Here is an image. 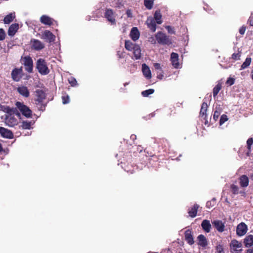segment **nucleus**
Wrapping results in <instances>:
<instances>
[{
	"label": "nucleus",
	"instance_id": "f704fd0d",
	"mask_svg": "<svg viewBox=\"0 0 253 253\" xmlns=\"http://www.w3.org/2000/svg\"><path fill=\"white\" fill-rule=\"evenodd\" d=\"M32 124V122L23 121L22 122L21 127L23 129H30Z\"/></svg>",
	"mask_w": 253,
	"mask_h": 253
},
{
	"label": "nucleus",
	"instance_id": "09e8293b",
	"mask_svg": "<svg viewBox=\"0 0 253 253\" xmlns=\"http://www.w3.org/2000/svg\"><path fill=\"white\" fill-rule=\"evenodd\" d=\"M166 29H167L169 33H170L171 34H175L174 28L173 27H172L170 26H168L166 27Z\"/></svg>",
	"mask_w": 253,
	"mask_h": 253
},
{
	"label": "nucleus",
	"instance_id": "49530a36",
	"mask_svg": "<svg viewBox=\"0 0 253 253\" xmlns=\"http://www.w3.org/2000/svg\"><path fill=\"white\" fill-rule=\"evenodd\" d=\"M62 102L64 104L68 103L70 102V98L68 95L63 96L62 97Z\"/></svg>",
	"mask_w": 253,
	"mask_h": 253
},
{
	"label": "nucleus",
	"instance_id": "8fccbe9b",
	"mask_svg": "<svg viewBox=\"0 0 253 253\" xmlns=\"http://www.w3.org/2000/svg\"><path fill=\"white\" fill-rule=\"evenodd\" d=\"M69 82L72 86H74L76 84L77 82L75 78H72L69 79Z\"/></svg>",
	"mask_w": 253,
	"mask_h": 253
},
{
	"label": "nucleus",
	"instance_id": "680f3d73",
	"mask_svg": "<svg viewBox=\"0 0 253 253\" xmlns=\"http://www.w3.org/2000/svg\"><path fill=\"white\" fill-rule=\"evenodd\" d=\"M246 253H253V249H249L247 250Z\"/></svg>",
	"mask_w": 253,
	"mask_h": 253
},
{
	"label": "nucleus",
	"instance_id": "bb28decb",
	"mask_svg": "<svg viewBox=\"0 0 253 253\" xmlns=\"http://www.w3.org/2000/svg\"><path fill=\"white\" fill-rule=\"evenodd\" d=\"M244 244L247 248L252 246L253 245V235H249L246 236L244 239Z\"/></svg>",
	"mask_w": 253,
	"mask_h": 253
},
{
	"label": "nucleus",
	"instance_id": "e433bc0d",
	"mask_svg": "<svg viewBox=\"0 0 253 253\" xmlns=\"http://www.w3.org/2000/svg\"><path fill=\"white\" fill-rule=\"evenodd\" d=\"M253 144V138H250L248 139L247 141V148L248 149V152L247 153V155H249V153L251 151V146Z\"/></svg>",
	"mask_w": 253,
	"mask_h": 253
},
{
	"label": "nucleus",
	"instance_id": "2f4dec72",
	"mask_svg": "<svg viewBox=\"0 0 253 253\" xmlns=\"http://www.w3.org/2000/svg\"><path fill=\"white\" fill-rule=\"evenodd\" d=\"M252 58L251 57H247L245 61L243 62L241 66L240 70H243L248 67L252 62Z\"/></svg>",
	"mask_w": 253,
	"mask_h": 253
},
{
	"label": "nucleus",
	"instance_id": "de8ad7c7",
	"mask_svg": "<svg viewBox=\"0 0 253 253\" xmlns=\"http://www.w3.org/2000/svg\"><path fill=\"white\" fill-rule=\"evenodd\" d=\"M5 37V33L3 29H0V41H3Z\"/></svg>",
	"mask_w": 253,
	"mask_h": 253
},
{
	"label": "nucleus",
	"instance_id": "bf43d9fd",
	"mask_svg": "<svg viewBox=\"0 0 253 253\" xmlns=\"http://www.w3.org/2000/svg\"><path fill=\"white\" fill-rule=\"evenodd\" d=\"M132 14L131 11L129 9H127V17H131Z\"/></svg>",
	"mask_w": 253,
	"mask_h": 253
},
{
	"label": "nucleus",
	"instance_id": "79ce46f5",
	"mask_svg": "<svg viewBox=\"0 0 253 253\" xmlns=\"http://www.w3.org/2000/svg\"><path fill=\"white\" fill-rule=\"evenodd\" d=\"M228 120V118L227 115H221L220 120H219V124L220 125H222L223 124H224L226 121Z\"/></svg>",
	"mask_w": 253,
	"mask_h": 253
},
{
	"label": "nucleus",
	"instance_id": "052dcab7",
	"mask_svg": "<svg viewBox=\"0 0 253 253\" xmlns=\"http://www.w3.org/2000/svg\"><path fill=\"white\" fill-rule=\"evenodd\" d=\"M160 142H161H161H166L167 143H168V140H167V139H164V138L161 139L160 140Z\"/></svg>",
	"mask_w": 253,
	"mask_h": 253
},
{
	"label": "nucleus",
	"instance_id": "0e129e2a",
	"mask_svg": "<svg viewBox=\"0 0 253 253\" xmlns=\"http://www.w3.org/2000/svg\"><path fill=\"white\" fill-rule=\"evenodd\" d=\"M125 31H126V27H125V26H123V27H122V31H123V32H125Z\"/></svg>",
	"mask_w": 253,
	"mask_h": 253
},
{
	"label": "nucleus",
	"instance_id": "393cba45",
	"mask_svg": "<svg viewBox=\"0 0 253 253\" xmlns=\"http://www.w3.org/2000/svg\"><path fill=\"white\" fill-rule=\"evenodd\" d=\"M230 247L234 251L237 252L242 251V249H240V250L237 249L242 247V244L236 240H233L231 241Z\"/></svg>",
	"mask_w": 253,
	"mask_h": 253
},
{
	"label": "nucleus",
	"instance_id": "c03bdc74",
	"mask_svg": "<svg viewBox=\"0 0 253 253\" xmlns=\"http://www.w3.org/2000/svg\"><path fill=\"white\" fill-rule=\"evenodd\" d=\"M124 1L123 0H118L116 3V7L120 9L124 7Z\"/></svg>",
	"mask_w": 253,
	"mask_h": 253
},
{
	"label": "nucleus",
	"instance_id": "cd10ccee",
	"mask_svg": "<svg viewBox=\"0 0 253 253\" xmlns=\"http://www.w3.org/2000/svg\"><path fill=\"white\" fill-rule=\"evenodd\" d=\"M208 106L207 103L204 102L201 105V108L200 112V115L201 117L206 118L207 117V111Z\"/></svg>",
	"mask_w": 253,
	"mask_h": 253
},
{
	"label": "nucleus",
	"instance_id": "603ef678",
	"mask_svg": "<svg viewBox=\"0 0 253 253\" xmlns=\"http://www.w3.org/2000/svg\"><path fill=\"white\" fill-rule=\"evenodd\" d=\"M246 30V27L243 25L239 29V33L241 35H243L245 34Z\"/></svg>",
	"mask_w": 253,
	"mask_h": 253
},
{
	"label": "nucleus",
	"instance_id": "dca6fc26",
	"mask_svg": "<svg viewBox=\"0 0 253 253\" xmlns=\"http://www.w3.org/2000/svg\"><path fill=\"white\" fill-rule=\"evenodd\" d=\"M156 22L155 21L153 17H148L146 21V23L148 27L151 30L152 32H154L156 30Z\"/></svg>",
	"mask_w": 253,
	"mask_h": 253
},
{
	"label": "nucleus",
	"instance_id": "2eb2a0df",
	"mask_svg": "<svg viewBox=\"0 0 253 253\" xmlns=\"http://www.w3.org/2000/svg\"><path fill=\"white\" fill-rule=\"evenodd\" d=\"M130 38L133 41H137L140 37V32L137 27H133L129 34Z\"/></svg>",
	"mask_w": 253,
	"mask_h": 253
},
{
	"label": "nucleus",
	"instance_id": "1a4fd4ad",
	"mask_svg": "<svg viewBox=\"0 0 253 253\" xmlns=\"http://www.w3.org/2000/svg\"><path fill=\"white\" fill-rule=\"evenodd\" d=\"M213 226L219 232H223L224 231V223L221 220H215L212 222Z\"/></svg>",
	"mask_w": 253,
	"mask_h": 253
},
{
	"label": "nucleus",
	"instance_id": "f8f14e48",
	"mask_svg": "<svg viewBox=\"0 0 253 253\" xmlns=\"http://www.w3.org/2000/svg\"><path fill=\"white\" fill-rule=\"evenodd\" d=\"M32 47L36 50H40L44 48V44L39 40L32 39L31 41Z\"/></svg>",
	"mask_w": 253,
	"mask_h": 253
},
{
	"label": "nucleus",
	"instance_id": "a878e982",
	"mask_svg": "<svg viewBox=\"0 0 253 253\" xmlns=\"http://www.w3.org/2000/svg\"><path fill=\"white\" fill-rule=\"evenodd\" d=\"M17 91L19 94L24 97H28L29 96V91L26 86H19L17 88Z\"/></svg>",
	"mask_w": 253,
	"mask_h": 253
},
{
	"label": "nucleus",
	"instance_id": "ea45409f",
	"mask_svg": "<svg viewBox=\"0 0 253 253\" xmlns=\"http://www.w3.org/2000/svg\"><path fill=\"white\" fill-rule=\"evenodd\" d=\"M7 112L8 113H9L10 114V115L12 114H15L18 117H20L21 115L18 112L16 108H9L7 111Z\"/></svg>",
	"mask_w": 253,
	"mask_h": 253
},
{
	"label": "nucleus",
	"instance_id": "e2e57ef3",
	"mask_svg": "<svg viewBox=\"0 0 253 253\" xmlns=\"http://www.w3.org/2000/svg\"><path fill=\"white\" fill-rule=\"evenodd\" d=\"M123 41L124 42L125 47L126 49V39L123 40Z\"/></svg>",
	"mask_w": 253,
	"mask_h": 253
},
{
	"label": "nucleus",
	"instance_id": "f3484780",
	"mask_svg": "<svg viewBox=\"0 0 253 253\" xmlns=\"http://www.w3.org/2000/svg\"><path fill=\"white\" fill-rule=\"evenodd\" d=\"M239 184L241 187H247L249 185V179L246 175H242L239 177Z\"/></svg>",
	"mask_w": 253,
	"mask_h": 253
},
{
	"label": "nucleus",
	"instance_id": "4be33fe9",
	"mask_svg": "<svg viewBox=\"0 0 253 253\" xmlns=\"http://www.w3.org/2000/svg\"><path fill=\"white\" fill-rule=\"evenodd\" d=\"M5 123L9 126H13L17 123V120L11 115L7 116L5 119Z\"/></svg>",
	"mask_w": 253,
	"mask_h": 253
},
{
	"label": "nucleus",
	"instance_id": "7c9ffc66",
	"mask_svg": "<svg viewBox=\"0 0 253 253\" xmlns=\"http://www.w3.org/2000/svg\"><path fill=\"white\" fill-rule=\"evenodd\" d=\"M40 20L41 22L45 25H51L52 24V19L47 16L42 15Z\"/></svg>",
	"mask_w": 253,
	"mask_h": 253
},
{
	"label": "nucleus",
	"instance_id": "b1692460",
	"mask_svg": "<svg viewBox=\"0 0 253 253\" xmlns=\"http://www.w3.org/2000/svg\"><path fill=\"white\" fill-rule=\"evenodd\" d=\"M201 226L203 229L207 233L210 232L211 226L209 220L207 219L204 220L201 223Z\"/></svg>",
	"mask_w": 253,
	"mask_h": 253
},
{
	"label": "nucleus",
	"instance_id": "a18cd8bd",
	"mask_svg": "<svg viewBox=\"0 0 253 253\" xmlns=\"http://www.w3.org/2000/svg\"><path fill=\"white\" fill-rule=\"evenodd\" d=\"M235 83V79L230 77L228 78L226 82V84L229 85H233Z\"/></svg>",
	"mask_w": 253,
	"mask_h": 253
},
{
	"label": "nucleus",
	"instance_id": "9d476101",
	"mask_svg": "<svg viewBox=\"0 0 253 253\" xmlns=\"http://www.w3.org/2000/svg\"><path fill=\"white\" fill-rule=\"evenodd\" d=\"M42 39L51 42L55 40V36L49 31L45 30L42 34Z\"/></svg>",
	"mask_w": 253,
	"mask_h": 253
},
{
	"label": "nucleus",
	"instance_id": "37998d69",
	"mask_svg": "<svg viewBox=\"0 0 253 253\" xmlns=\"http://www.w3.org/2000/svg\"><path fill=\"white\" fill-rule=\"evenodd\" d=\"M216 253H225L223 250V246L221 245H218L216 247Z\"/></svg>",
	"mask_w": 253,
	"mask_h": 253
},
{
	"label": "nucleus",
	"instance_id": "423d86ee",
	"mask_svg": "<svg viewBox=\"0 0 253 253\" xmlns=\"http://www.w3.org/2000/svg\"><path fill=\"white\" fill-rule=\"evenodd\" d=\"M248 227L244 222H241L238 225L236 228V233L239 236H242L246 234Z\"/></svg>",
	"mask_w": 253,
	"mask_h": 253
},
{
	"label": "nucleus",
	"instance_id": "6e6552de",
	"mask_svg": "<svg viewBox=\"0 0 253 253\" xmlns=\"http://www.w3.org/2000/svg\"><path fill=\"white\" fill-rule=\"evenodd\" d=\"M105 16L108 21L112 24L115 23V15L112 9H107L105 11Z\"/></svg>",
	"mask_w": 253,
	"mask_h": 253
},
{
	"label": "nucleus",
	"instance_id": "5fc2aeb1",
	"mask_svg": "<svg viewBox=\"0 0 253 253\" xmlns=\"http://www.w3.org/2000/svg\"><path fill=\"white\" fill-rule=\"evenodd\" d=\"M130 140L132 141V143H130V145H132L133 144H135V140L136 139V135L135 134H132L130 137Z\"/></svg>",
	"mask_w": 253,
	"mask_h": 253
},
{
	"label": "nucleus",
	"instance_id": "aec40b11",
	"mask_svg": "<svg viewBox=\"0 0 253 253\" xmlns=\"http://www.w3.org/2000/svg\"><path fill=\"white\" fill-rule=\"evenodd\" d=\"M19 29V24L17 23L12 24L9 27L8 30V35L9 36H13Z\"/></svg>",
	"mask_w": 253,
	"mask_h": 253
},
{
	"label": "nucleus",
	"instance_id": "ddd939ff",
	"mask_svg": "<svg viewBox=\"0 0 253 253\" xmlns=\"http://www.w3.org/2000/svg\"><path fill=\"white\" fill-rule=\"evenodd\" d=\"M22 70L21 69L15 68L11 72V77L15 82H18L21 78V74Z\"/></svg>",
	"mask_w": 253,
	"mask_h": 253
},
{
	"label": "nucleus",
	"instance_id": "c9c22d12",
	"mask_svg": "<svg viewBox=\"0 0 253 253\" xmlns=\"http://www.w3.org/2000/svg\"><path fill=\"white\" fill-rule=\"evenodd\" d=\"M154 92V89H149L144 90L141 92V94L143 97H148L149 95L153 94Z\"/></svg>",
	"mask_w": 253,
	"mask_h": 253
},
{
	"label": "nucleus",
	"instance_id": "13d9d810",
	"mask_svg": "<svg viewBox=\"0 0 253 253\" xmlns=\"http://www.w3.org/2000/svg\"><path fill=\"white\" fill-rule=\"evenodd\" d=\"M206 207L207 208H210L211 207H212L211 206V201H208L206 203Z\"/></svg>",
	"mask_w": 253,
	"mask_h": 253
},
{
	"label": "nucleus",
	"instance_id": "c85d7f7f",
	"mask_svg": "<svg viewBox=\"0 0 253 253\" xmlns=\"http://www.w3.org/2000/svg\"><path fill=\"white\" fill-rule=\"evenodd\" d=\"M162 15L161 13L160 10H156L154 13V19L156 23L158 24H161L162 23Z\"/></svg>",
	"mask_w": 253,
	"mask_h": 253
},
{
	"label": "nucleus",
	"instance_id": "412c9836",
	"mask_svg": "<svg viewBox=\"0 0 253 253\" xmlns=\"http://www.w3.org/2000/svg\"><path fill=\"white\" fill-rule=\"evenodd\" d=\"M36 95L37 97L36 101L39 103H41L45 98V94L44 92L41 89H37L36 91Z\"/></svg>",
	"mask_w": 253,
	"mask_h": 253
},
{
	"label": "nucleus",
	"instance_id": "3c124183",
	"mask_svg": "<svg viewBox=\"0 0 253 253\" xmlns=\"http://www.w3.org/2000/svg\"><path fill=\"white\" fill-rule=\"evenodd\" d=\"M248 23L251 26H253V13H252L250 17H249Z\"/></svg>",
	"mask_w": 253,
	"mask_h": 253
},
{
	"label": "nucleus",
	"instance_id": "f257e3e1",
	"mask_svg": "<svg viewBox=\"0 0 253 253\" xmlns=\"http://www.w3.org/2000/svg\"><path fill=\"white\" fill-rule=\"evenodd\" d=\"M155 38L160 44L169 45L172 43L171 39L162 32H158L155 35Z\"/></svg>",
	"mask_w": 253,
	"mask_h": 253
},
{
	"label": "nucleus",
	"instance_id": "69168bd1",
	"mask_svg": "<svg viewBox=\"0 0 253 253\" xmlns=\"http://www.w3.org/2000/svg\"><path fill=\"white\" fill-rule=\"evenodd\" d=\"M251 78L253 80V69L251 71Z\"/></svg>",
	"mask_w": 253,
	"mask_h": 253
},
{
	"label": "nucleus",
	"instance_id": "a211bd4d",
	"mask_svg": "<svg viewBox=\"0 0 253 253\" xmlns=\"http://www.w3.org/2000/svg\"><path fill=\"white\" fill-rule=\"evenodd\" d=\"M197 239L198 241V245L204 248L206 247L208 245V243L207 239H206L204 235L202 234L199 235L197 237Z\"/></svg>",
	"mask_w": 253,
	"mask_h": 253
},
{
	"label": "nucleus",
	"instance_id": "0eeeda50",
	"mask_svg": "<svg viewBox=\"0 0 253 253\" xmlns=\"http://www.w3.org/2000/svg\"><path fill=\"white\" fill-rule=\"evenodd\" d=\"M178 54L175 52H172L170 54V61L172 65L175 68H178L179 66Z\"/></svg>",
	"mask_w": 253,
	"mask_h": 253
},
{
	"label": "nucleus",
	"instance_id": "a19ab883",
	"mask_svg": "<svg viewBox=\"0 0 253 253\" xmlns=\"http://www.w3.org/2000/svg\"><path fill=\"white\" fill-rule=\"evenodd\" d=\"M221 114V110H216L214 112V114H213V119H214V120L215 121H216L218 118H219V116H220Z\"/></svg>",
	"mask_w": 253,
	"mask_h": 253
},
{
	"label": "nucleus",
	"instance_id": "864d4df0",
	"mask_svg": "<svg viewBox=\"0 0 253 253\" xmlns=\"http://www.w3.org/2000/svg\"><path fill=\"white\" fill-rule=\"evenodd\" d=\"M154 68H155V69L156 70H158L159 71H162V68L161 67V65H160V64H159L158 63H154Z\"/></svg>",
	"mask_w": 253,
	"mask_h": 253
},
{
	"label": "nucleus",
	"instance_id": "c756f323",
	"mask_svg": "<svg viewBox=\"0 0 253 253\" xmlns=\"http://www.w3.org/2000/svg\"><path fill=\"white\" fill-rule=\"evenodd\" d=\"M15 17V13H11L7 15L3 19L4 24H7L11 22Z\"/></svg>",
	"mask_w": 253,
	"mask_h": 253
},
{
	"label": "nucleus",
	"instance_id": "7ed1b4c3",
	"mask_svg": "<svg viewBox=\"0 0 253 253\" xmlns=\"http://www.w3.org/2000/svg\"><path fill=\"white\" fill-rule=\"evenodd\" d=\"M16 107L18 109L22 114L27 118H30L32 116V111L26 105L20 102H16L15 103Z\"/></svg>",
	"mask_w": 253,
	"mask_h": 253
},
{
	"label": "nucleus",
	"instance_id": "5701e85b",
	"mask_svg": "<svg viewBox=\"0 0 253 253\" xmlns=\"http://www.w3.org/2000/svg\"><path fill=\"white\" fill-rule=\"evenodd\" d=\"M142 71L144 76L149 79L151 78V73L149 67L145 64H142Z\"/></svg>",
	"mask_w": 253,
	"mask_h": 253
},
{
	"label": "nucleus",
	"instance_id": "58836bf2",
	"mask_svg": "<svg viewBox=\"0 0 253 253\" xmlns=\"http://www.w3.org/2000/svg\"><path fill=\"white\" fill-rule=\"evenodd\" d=\"M230 189L232 193L234 195H237L239 193V187L238 186L232 184L230 186Z\"/></svg>",
	"mask_w": 253,
	"mask_h": 253
},
{
	"label": "nucleus",
	"instance_id": "9b49d317",
	"mask_svg": "<svg viewBox=\"0 0 253 253\" xmlns=\"http://www.w3.org/2000/svg\"><path fill=\"white\" fill-rule=\"evenodd\" d=\"M0 134L4 138L11 139L13 137V133L10 130L3 127H0Z\"/></svg>",
	"mask_w": 253,
	"mask_h": 253
},
{
	"label": "nucleus",
	"instance_id": "39448f33",
	"mask_svg": "<svg viewBox=\"0 0 253 253\" xmlns=\"http://www.w3.org/2000/svg\"><path fill=\"white\" fill-rule=\"evenodd\" d=\"M23 62L25 70L29 73H32L33 71V62L32 59L29 56H25L23 58Z\"/></svg>",
	"mask_w": 253,
	"mask_h": 253
},
{
	"label": "nucleus",
	"instance_id": "4c0bfd02",
	"mask_svg": "<svg viewBox=\"0 0 253 253\" xmlns=\"http://www.w3.org/2000/svg\"><path fill=\"white\" fill-rule=\"evenodd\" d=\"M241 51H238L237 53L232 54L231 58L234 60H238L240 59L241 56Z\"/></svg>",
	"mask_w": 253,
	"mask_h": 253
},
{
	"label": "nucleus",
	"instance_id": "4d7b16f0",
	"mask_svg": "<svg viewBox=\"0 0 253 253\" xmlns=\"http://www.w3.org/2000/svg\"><path fill=\"white\" fill-rule=\"evenodd\" d=\"M125 52H121L120 51H118L117 54L119 56V58H121V57H125Z\"/></svg>",
	"mask_w": 253,
	"mask_h": 253
},
{
	"label": "nucleus",
	"instance_id": "f03ea898",
	"mask_svg": "<svg viewBox=\"0 0 253 253\" xmlns=\"http://www.w3.org/2000/svg\"><path fill=\"white\" fill-rule=\"evenodd\" d=\"M36 68L39 72L42 75H46L49 73L47 63L43 59L40 58L37 60Z\"/></svg>",
	"mask_w": 253,
	"mask_h": 253
},
{
	"label": "nucleus",
	"instance_id": "4468645a",
	"mask_svg": "<svg viewBox=\"0 0 253 253\" xmlns=\"http://www.w3.org/2000/svg\"><path fill=\"white\" fill-rule=\"evenodd\" d=\"M184 237L185 241L189 245H192L194 243L191 230L189 229L186 230L184 233Z\"/></svg>",
	"mask_w": 253,
	"mask_h": 253
},
{
	"label": "nucleus",
	"instance_id": "473e14b6",
	"mask_svg": "<svg viewBox=\"0 0 253 253\" xmlns=\"http://www.w3.org/2000/svg\"><path fill=\"white\" fill-rule=\"evenodd\" d=\"M222 88V84L218 83L213 89V96L215 98Z\"/></svg>",
	"mask_w": 253,
	"mask_h": 253
},
{
	"label": "nucleus",
	"instance_id": "338daca9",
	"mask_svg": "<svg viewBox=\"0 0 253 253\" xmlns=\"http://www.w3.org/2000/svg\"><path fill=\"white\" fill-rule=\"evenodd\" d=\"M2 151V147L1 146V144L0 143V152H1Z\"/></svg>",
	"mask_w": 253,
	"mask_h": 253
},
{
	"label": "nucleus",
	"instance_id": "6e6d98bb",
	"mask_svg": "<svg viewBox=\"0 0 253 253\" xmlns=\"http://www.w3.org/2000/svg\"><path fill=\"white\" fill-rule=\"evenodd\" d=\"M164 77L163 74V71H159L157 73V78L162 80Z\"/></svg>",
	"mask_w": 253,
	"mask_h": 253
},
{
	"label": "nucleus",
	"instance_id": "72a5a7b5",
	"mask_svg": "<svg viewBox=\"0 0 253 253\" xmlns=\"http://www.w3.org/2000/svg\"><path fill=\"white\" fill-rule=\"evenodd\" d=\"M154 0H144L145 6L148 9H151L153 7Z\"/></svg>",
	"mask_w": 253,
	"mask_h": 253
},
{
	"label": "nucleus",
	"instance_id": "6ab92c4d",
	"mask_svg": "<svg viewBox=\"0 0 253 253\" xmlns=\"http://www.w3.org/2000/svg\"><path fill=\"white\" fill-rule=\"evenodd\" d=\"M199 208V206L198 204H194V206L189 210V215L192 218L196 217L197 214V211Z\"/></svg>",
	"mask_w": 253,
	"mask_h": 253
},
{
	"label": "nucleus",
	"instance_id": "20e7f679",
	"mask_svg": "<svg viewBox=\"0 0 253 253\" xmlns=\"http://www.w3.org/2000/svg\"><path fill=\"white\" fill-rule=\"evenodd\" d=\"M127 50L133 51L135 59H139L141 58V50L139 45L133 43L130 41H127Z\"/></svg>",
	"mask_w": 253,
	"mask_h": 253
}]
</instances>
